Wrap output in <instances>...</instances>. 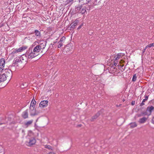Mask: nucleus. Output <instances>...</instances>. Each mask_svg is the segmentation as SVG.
I'll return each instance as SVG.
<instances>
[{"instance_id":"obj_1","label":"nucleus","mask_w":154,"mask_h":154,"mask_svg":"<svg viewBox=\"0 0 154 154\" xmlns=\"http://www.w3.org/2000/svg\"><path fill=\"white\" fill-rule=\"evenodd\" d=\"M26 55L29 59H32L38 55L32 49V48H30L28 49L26 53Z\"/></svg>"},{"instance_id":"obj_2","label":"nucleus","mask_w":154,"mask_h":154,"mask_svg":"<svg viewBox=\"0 0 154 154\" xmlns=\"http://www.w3.org/2000/svg\"><path fill=\"white\" fill-rule=\"evenodd\" d=\"M24 61V60L22 57H17L14 60L13 64L17 66H19L22 64Z\"/></svg>"},{"instance_id":"obj_3","label":"nucleus","mask_w":154,"mask_h":154,"mask_svg":"<svg viewBox=\"0 0 154 154\" xmlns=\"http://www.w3.org/2000/svg\"><path fill=\"white\" fill-rule=\"evenodd\" d=\"M2 73H3L5 75V76H7V78L8 79H10L12 77V72L11 70L9 69H5L2 71Z\"/></svg>"},{"instance_id":"obj_4","label":"nucleus","mask_w":154,"mask_h":154,"mask_svg":"<svg viewBox=\"0 0 154 154\" xmlns=\"http://www.w3.org/2000/svg\"><path fill=\"white\" fill-rule=\"evenodd\" d=\"M7 77V76H5V75L3 73L0 75V88H3L5 86V85H3L2 86V84H3V82L6 80Z\"/></svg>"},{"instance_id":"obj_5","label":"nucleus","mask_w":154,"mask_h":154,"mask_svg":"<svg viewBox=\"0 0 154 154\" xmlns=\"http://www.w3.org/2000/svg\"><path fill=\"white\" fill-rule=\"evenodd\" d=\"M36 142L35 139L33 137L30 138L29 141L26 142V145L29 146H31L34 145Z\"/></svg>"},{"instance_id":"obj_6","label":"nucleus","mask_w":154,"mask_h":154,"mask_svg":"<svg viewBox=\"0 0 154 154\" xmlns=\"http://www.w3.org/2000/svg\"><path fill=\"white\" fill-rule=\"evenodd\" d=\"M5 65V60L3 58L0 59V71H2L4 69V67Z\"/></svg>"},{"instance_id":"obj_7","label":"nucleus","mask_w":154,"mask_h":154,"mask_svg":"<svg viewBox=\"0 0 154 154\" xmlns=\"http://www.w3.org/2000/svg\"><path fill=\"white\" fill-rule=\"evenodd\" d=\"M46 45V42L45 41H42L39 42L38 45L41 50L44 49Z\"/></svg>"},{"instance_id":"obj_8","label":"nucleus","mask_w":154,"mask_h":154,"mask_svg":"<svg viewBox=\"0 0 154 154\" xmlns=\"http://www.w3.org/2000/svg\"><path fill=\"white\" fill-rule=\"evenodd\" d=\"M48 102L47 100L42 101L39 103V106L42 108L47 106L48 105Z\"/></svg>"},{"instance_id":"obj_9","label":"nucleus","mask_w":154,"mask_h":154,"mask_svg":"<svg viewBox=\"0 0 154 154\" xmlns=\"http://www.w3.org/2000/svg\"><path fill=\"white\" fill-rule=\"evenodd\" d=\"M30 112L31 116H35L38 114V113L37 112L35 107H30Z\"/></svg>"},{"instance_id":"obj_10","label":"nucleus","mask_w":154,"mask_h":154,"mask_svg":"<svg viewBox=\"0 0 154 154\" xmlns=\"http://www.w3.org/2000/svg\"><path fill=\"white\" fill-rule=\"evenodd\" d=\"M82 5H79V6L77 7V10H78L79 11H80L79 12L80 13H81L82 14H84L85 12L86 11V8H82Z\"/></svg>"},{"instance_id":"obj_11","label":"nucleus","mask_w":154,"mask_h":154,"mask_svg":"<svg viewBox=\"0 0 154 154\" xmlns=\"http://www.w3.org/2000/svg\"><path fill=\"white\" fill-rule=\"evenodd\" d=\"M19 52L17 49H15L12 50L10 54V55L12 57H15L17 55V54Z\"/></svg>"},{"instance_id":"obj_12","label":"nucleus","mask_w":154,"mask_h":154,"mask_svg":"<svg viewBox=\"0 0 154 154\" xmlns=\"http://www.w3.org/2000/svg\"><path fill=\"white\" fill-rule=\"evenodd\" d=\"M33 50L38 55L39 54V53L41 51H41L42 50L39 47V46L38 45H37L35 47Z\"/></svg>"},{"instance_id":"obj_13","label":"nucleus","mask_w":154,"mask_h":154,"mask_svg":"<svg viewBox=\"0 0 154 154\" xmlns=\"http://www.w3.org/2000/svg\"><path fill=\"white\" fill-rule=\"evenodd\" d=\"M103 110H101L98 112L94 116L92 117L91 121H93L94 119H95L97 118L100 115V113L103 112Z\"/></svg>"},{"instance_id":"obj_14","label":"nucleus","mask_w":154,"mask_h":154,"mask_svg":"<svg viewBox=\"0 0 154 154\" xmlns=\"http://www.w3.org/2000/svg\"><path fill=\"white\" fill-rule=\"evenodd\" d=\"M79 22V20L76 19L74 22L73 23H72L70 24V26H71V29H73L75 28V26L77 25Z\"/></svg>"},{"instance_id":"obj_15","label":"nucleus","mask_w":154,"mask_h":154,"mask_svg":"<svg viewBox=\"0 0 154 154\" xmlns=\"http://www.w3.org/2000/svg\"><path fill=\"white\" fill-rule=\"evenodd\" d=\"M154 109V107L152 106H148L147 109V112H148L149 114L150 115L152 113V111Z\"/></svg>"},{"instance_id":"obj_16","label":"nucleus","mask_w":154,"mask_h":154,"mask_svg":"<svg viewBox=\"0 0 154 154\" xmlns=\"http://www.w3.org/2000/svg\"><path fill=\"white\" fill-rule=\"evenodd\" d=\"M148 117H143L141 118H140L139 121L138 122L140 124H143L145 123L147 120Z\"/></svg>"},{"instance_id":"obj_17","label":"nucleus","mask_w":154,"mask_h":154,"mask_svg":"<svg viewBox=\"0 0 154 154\" xmlns=\"http://www.w3.org/2000/svg\"><path fill=\"white\" fill-rule=\"evenodd\" d=\"M22 116L24 119H26L28 118V114L27 110H26L23 112Z\"/></svg>"},{"instance_id":"obj_18","label":"nucleus","mask_w":154,"mask_h":154,"mask_svg":"<svg viewBox=\"0 0 154 154\" xmlns=\"http://www.w3.org/2000/svg\"><path fill=\"white\" fill-rule=\"evenodd\" d=\"M27 46H23L21 47L20 48H19L17 49L19 52H21L25 50L26 49H27Z\"/></svg>"},{"instance_id":"obj_19","label":"nucleus","mask_w":154,"mask_h":154,"mask_svg":"<svg viewBox=\"0 0 154 154\" xmlns=\"http://www.w3.org/2000/svg\"><path fill=\"white\" fill-rule=\"evenodd\" d=\"M33 122V120H29L27 122H26L25 123L24 125L26 127H27L31 125L32 123Z\"/></svg>"},{"instance_id":"obj_20","label":"nucleus","mask_w":154,"mask_h":154,"mask_svg":"<svg viewBox=\"0 0 154 154\" xmlns=\"http://www.w3.org/2000/svg\"><path fill=\"white\" fill-rule=\"evenodd\" d=\"M36 103V101L35 100L34 97L32 99L30 104V107H35V105Z\"/></svg>"},{"instance_id":"obj_21","label":"nucleus","mask_w":154,"mask_h":154,"mask_svg":"<svg viewBox=\"0 0 154 154\" xmlns=\"http://www.w3.org/2000/svg\"><path fill=\"white\" fill-rule=\"evenodd\" d=\"M91 1V0H79V2L82 1L83 3V5L88 4V3H89Z\"/></svg>"},{"instance_id":"obj_22","label":"nucleus","mask_w":154,"mask_h":154,"mask_svg":"<svg viewBox=\"0 0 154 154\" xmlns=\"http://www.w3.org/2000/svg\"><path fill=\"white\" fill-rule=\"evenodd\" d=\"M35 35L36 36H38L39 38L41 37V34L40 33V32L38 30H35Z\"/></svg>"},{"instance_id":"obj_23","label":"nucleus","mask_w":154,"mask_h":154,"mask_svg":"<svg viewBox=\"0 0 154 154\" xmlns=\"http://www.w3.org/2000/svg\"><path fill=\"white\" fill-rule=\"evenodd\" d=\"M149 116L150 115L149 114V113H148V112H147V110H146L145 112H142L140 116Z\"/></svg>"},{"instance_id":"obj_24","label":"nucleus","mask_w":154,"mask_h":154,"mask_svg":"<svg viewBox=\"0 0 154 154\" xmlns=\"http://www.w3.org/2000/svg\"><path fill=\"white\" fill-rule=\"evenodd\" d=\"M131 127L132 128H134L137 126V125L136 122H133L130 124Z\"/></svg>"},{"instance_id":"obj_25","label":"nucleus","mask_w":154,"mask_h":154,"mask_svg":"<svg viewBox=\"0 0 154 154\" xmlns=\"http://www.w3.org/2000/svg\"><path fill=\"white\" fill-rule=\"evenodd\" d=\"M28 86V83H23L21 84L20 87L22 88H24Z\"/></svg>"},{"instance_id":"obj_26","label":"nucleus","mask_w":154,"mask_h":154,"mask_svg":"<svg viewBox=\"0 0 154 154\" xmlns=\"http://www.w3.org/2000/svg\"><path fill=\"white\" fill-rule=\"evenodd\" d=\"M137 78V75L136 74L134 75L132 79V81L133 82H135Z\"/></svg>"},{"instance_id":"obj_27","label":"nucleus","mask_w":154,"mask_h":154,"mask_svg":"<svg viewBox=\"0 0 154 154\" xmlns=\"http://www.w3.org/2000/svg\"><path fill=\"white\" fill-rule=\"evenodd\" d=\"M63 42H61L60 41H59L58 43H57V47H58V48H60L61 47H62L63 45Z\"/></svg>"},{"instance_id":"obj_28","label":"nucleus","mask_w":154,"mask_h":154,"mask_svg":"<svg viewBox=\"0 0 154 154\" xmlns=\"http://www.w3.org/2000/svg\"><path fill=\"white\" fill-rule=\"evenodd\" d=\"M15 66H16L15 65H14H14H13V66H10V69L11 70V71H12H12H14L15 70Z\"/></svg>"},{"instance_id":"obj_29","label":"nucleus","mask_w":154,"mask_h":154,"mask_svg":"<svg viewBox=\"0 0 154 154\" xmlns=\"http://www.w3.org/2000/svg\"><path fill=\"white\" fill-rule=\"evenodd\" d=\"M146 46L147 47V48H151L152 47L154 46V43H150V44L147 45Z\"/></svg>"},{"instance_id":"obj_30","label":"nucleus","mask_w":154,"mask_h":154,"mask_svg":"<svg viewBox=\"0 0 154 154\" xmlns=\"http://www.w3.org/2000/svg\"><path fill=\"white\" fill-rule=\"evenodd\" d=\"M45 147L49 149H52L50 145H45Z\"/></svg>"},{"instance_id":"obj_31","label":"nucleus","mask_w":154,"mask_h":154,"mask_svg":"<svg viewBox=\"0 0 154 154\" xmlns=\"http://www.w3.org/2000/svg\"><path fill=\"white\" fill-rule=\"evenodd\" d=\"M120 58V57H118L117 55H116L114 57L113 60L116 61V60H118Z\"/></svg>"},{"instance_id":"obj_32","label":"nucleus","mask_w":154,"mask_h":154,"mask_svg":"<svg viewBox=\"0 0 154 154\" xmlns=\"http://www.w3.org/2000/svg\"><path fill=\"white\" fill-rule=\"evenodd\" d=\"M65 38H66L65 37L63 36L61 38L59 41L62 42H63L65 39Z\"/></svg>"},{"instance_id":"obj_33","label":"nucleus","mask_w":154,"mask_h":154,"mask_svg":"<svg viewBox=\"0 0 154 154\" xmlns=\"http://www.w3.org/2000/svg\"><path fill=\"white\" fill-rule=\"evenodd\" d=\"M146 101V100H144V99H143L142 103H140V106H142L143 105H144V102H145V101Z\"/></svg>"},{"instance_id":"obj_34","label":"nucleus","mask_w":154,"mask_h":154,"mask_svg":"<svg viewBox=\"0 0 154 154\" xmlns=\"http://www.w3.org/2000/svg\"><path fill=\"white\" fill-rule=\"evenodd\" d=\"M68 47H68L67 46H66L64 49V51H66V52H67L68 51V50L69 49Z\"/></svg>"},{"instance_id":"obj_35","label":"nucleus","mask_w":154,"mask_h":154,"mask_svg":"<svg viewBox=\"0 0 154 154\" xmlns=\"http://www.w3.org/2000/svg\"><path fill=\"white\" fill-rule=\"evenodd\" d=\"M124 54H122V53H118V54H117V55L119 57H120L121 56H123L124 55Z\"/></svg>"},{"instance_id":"obj_36","label":"nucleus","mask_w":154,"mask_h":154,"mask_svg":"<svg viewBox=\"0 0 154 154\" xmlns=\"http://www.w3.org/2000/svg\"><path fill=\"white\" fill-rule=\"evenodd\" d=\"M147 47L146 46L142 50V53H143L145 51L146 49L147 48Z\"/></svg>"},{"instance_id":"obj_37","label":"nucleus","mask_w":154,"mask_h":154,"mask_svg":"<svg viewBox=\"0 0 154 154\" xmlns=\"http://www.w3.org/2000/svg\"><path fill=\"white\" fill-rule=\"evenodd\" d=\"M145 99H144V100H145L146 101L147 100L148 98V97L147 96H145Z\"/></svg>"},{"instance_id":"obj_38","label":"nucleus","mask_w":154,"mask_h":154,"mask_svg":"<svg viewBox=\"0 0 154 154\" xmlns=\"http://www.w3.org/2000/svg\"><path fill=\"white\" fill-rule=\"evenodd\" d=\"M82 26H83V24H81L78 27V29H81Z\"/></svg>"},{"instance_id":"obj_39","label":"nucleus","mask_w":154,"mask_h":154,"mask_svg":"<svg viewBox=\"0 0 154 154\" xmlns=\"http://www.w3.org/2000/svg\"><path fill=\"white\" fill-rule=\"evenodd\" d=\"M131 105H134L135 104V101H133L131 103Z\"/></svg>"},{"instance_id":"obj_40","label":"nucleus","mask_w":154,"mask_h":154,"mask_svg":"<svg viewBox=\"0 0 154 154\" xmlns=\"http://www.w3.org/2000/svg\"><path fill=\"white\" fill-rule=\"evenodd\" d=\"M152 123L154 124V117L152 118Z\"/></svg>"},{"instance_id":"obj_41","label":"nucleus","mask_w":154,"mask_h":154,"mask_svg":"<svg viewBox=\"0 0 154 154\" xmlns=\"http://www.w3.org/2000/svg\"><path fill=\"white\" fill-rule=\"evenodd\" d=\"M73 0H68L69 2H68V4L70 2H72Z\"/></svg>"},{"instance_id":"obj_42","label":"nucleus","mask_w":154,"mask_h":154,"mask_svg":"<svg viewBox=\"0 0 154 154\" xmlns=\"http://www.w3.org/2000/svg\"><path fill=\"white\" fill-rule=\"evenodd\" d=\"M22 133L23 134H25V131L24 130L22 129Z\"/></svg>"},{"instance_id":"obj_43","label":"nucleus","mask_w":154,"mask_h":154,"mask_svg":"<svg viewBox=\"0 0 154 154\" xmlns=\"http://www.w3.org/2000/svg\"><path fill=\"white\" fill-rule=\"evenodd\" d=\"M49 154H55V153L53 152H50Z\"/></svg>"},{"instance_id":"obj_44","label":"nucleus","mask_w":154,"mask_h":154,"mask_svg":"<svg viewBox=\"0 0 154 154\" xmlns=\"http://www.w3.org/2000/svg\"><path fill=\"white\" fill-rule=\"evenodd\" d=\"M93 4H94V5H96V4L95 3V2H93Z\"/></svg>"},{"instance_id":"obj_45","label":"nucleus","mask_w":154,"mask_h":154,"mask_svg":"<svg viewBox=\"0 0 154 154\" xmlns=\"http://www.w3.org/2000/svg\"><path fill=\"white\" fill-rule=\"evenodd\" d=\"M117 65V63H116L115 62V63H114V65Z\"/></svg>"},{"instance_id":"obj_46","label":"nucleus","mask_w":154,"mask_h":154,"mask_svg":"<svg viewBox=\"0 0 154 154\" xmlns=\"http://www.w3.org/2000/svg\"><path fill=\"white\" fill-rule=\"evenodd\" d=\"M123 101H125V100H123Z\"/></svg>"}]
</instances>
